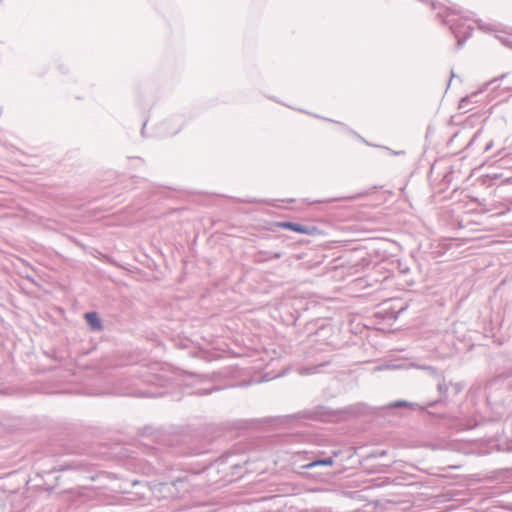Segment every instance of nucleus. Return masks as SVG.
<instances>
[{"label":"nucleus","instance_id":"obj_1","mask_svg":"<svg viewBox=\"0 0 512 512\" xmlns=\"http://www.w3.org/2000/svg\"><path fill=\"white\" fill-rule=\"evenodd\" d=\"M458 13L459 12L451 10L450 8H440V11L437 13V18L449 25L452 34L457 40V48L459 49L471 36L473 28L463 17L454 18Z\"/></svg>","mask_w":512,"mask_h":512},{"label":"nucleus","instance_id":"obj_2","mask_svg":"<svg viewBox=\"0 0 512 512\" xmlns=\"http://www.w3.org/2000/svg\"><path fill=\"white\" fill-rule=\"evenodd\" d=\"M230 371L228 369H222L217 372H213L212 374H206L201 375V381H205L206 379L212 383H214L212 386L207 388H200L197 389L194 393L197 395H208L214 391H219L221 389H224L226 387H230L231 385H217L216 382L218 380L224 379L229 375Z\"/></svg>","mask_w":512,"mask_h":512},{"label":"nucleus","instance_id":"obj_3","mask_svg":"<svg viewBox=\"0 0 512 512\" xmlns=\"http://www.w3.org/2000/svg\"><path fill=\"white\" fill-rule=\"evenodd\" d=\"M331 364V359H327L322 355H318L315 361L309 362L306 366H301L297 368V372L299 375L307 376L312 374L322 373L324 368Z\"/></svg>","mask_w":512,"mask_h":512},{"label":"nucleus","instance_id":"obj_4","mask_svg":"<svg viewBox=\"0 0 512 512\" xmlns=\"http://www.w3.org/2000/svg\"><path fill=\"white\" fill-rule=\"evenodd\" d=\"M85 319L91 330L100 331L102 329V322L96 312H87Z\"/></svg>","mask_w":512,"mask_h":512},{"label":"nucleus","instance_id":"obj_5","mask_svg":"<svg viewBox=\"0 0 512 512\" xmlns=\"http://www.w3.org/2000/svg\"><path fill=\"white\" fill-rule=\"evenodd\" d=\"M279 226L281 228L288 229V230H291V231H294V232H297V233H302V234H308L309 233V228L307 226L301 225L299 223H294V222L287 221V222L280 223Z\"/></svg>","mask_w":512,"mask_h":512},{"label":"nucleus","instance_id":"obj_6","mask_svg":"<svg viewBox=\"0 0 512 512\" xmlns=\"http://www.w3.org/2000/svg\"><path fill=\"white\" fill-rule=\"evenodd\" d=\"M322 409L324 407H317L312 410H304L302 412H299L296 417L297 418H306V419H320L322 417Z\"/></svg>","mask_w":512,"mask_h":512},{"label":"nucleus","instance_id":"obj_7","mask_svg":"<svg viewBox=\"0 0 512 512\" xmlns=\"http://www.w3.org/2000/svg\"><path fill=\"white\" fill-rule=\"evenodd\" d=\"M333 463H334L333 457H327L324 459L313 460V461L303 465L302 467L306 468V469H314L316 467H321V466H332Z\"/></svg>","mask_w":512,"mask_h":512},{"label":"nucleus","instance_id":"obj_8","mask_svg":"<svg viewBox=\"0 0 512 512\" xmlns=\"http://www.w3.org/2000/svg\"><path fill=\"white\" fill-rule=\"evenodd\" d=\"M450 384H448L445 380L441 381L437 385V390L441 396L440 400H444L447 398V394L450 388Z\"/></svg>","mask_w":512,"mask_h":512},{"label":"nucleus","instance_id":"obj_9","mask_svg":"<svg viewBox=\"0 0 512 512\" xmlns=\"http://www.w3.org/2000/svg\"><path fill=\"white\" fill-rule=\"evenodd\" d=\"M481 134H482V130H478L477 132H475V134L473 135V137L470 139V141L468 142L467 146H466V149L468 150H473L474 149V146L476 145L477 141L480 139L481 137Z\"/></svg>","mask_w":512,"mask_h":512},{"label":"nucleus","instance_id":"obj_10","mask_svg":"<svg viewBox=\"0 0 512 512\" xmlns=\"http://www.w3.org/2000/svg\"><path fill=\"white\" fill-rule=\"evenodd\" d=\"M413 403H409L404 400L395 401L388 405V408H400V407H407V406H413Z\"/></svg>","mask_w":512,"mask_h":512},{"label":"nucleus","instance_id":"obj_11","mask_svg":"<svg viewBox=\"0 0 512 512\" xmlns=\"http://www.w3.org/2000/svg\"><path fill=\"white\" fill-rule=\"evenodd\" d=\"M450 386L452 387L455 394H458L462 390V385L460 383H450Z\"/></svg>","mask_w":512,"mask_h":512},{"label":"nucleus","instance_id":"obj_12","mask_svg":"<svg viewBox=\"0 0 512 512\" xmlns=\"http://www.w3.org/2000/svg\"><path fill=\"white\" fill-rule=\"evenodd\" d=\"M493 147V141L490 140L489 142L486 143V145L484 146V149H483V152H488L491 148Z\"/></svg>","mask_w":512,"mask_h":512},{"label":"nucleus","instance_id":"obj_13","mask_svg":"<svg viewBox=\"0 0 512 512\" xmlns=\"http://www.w3.org/2000/svg\"><path fill=\"white\" fill-rule=\"evenodd\" d=\"M469 99H470L469 96H466V97L462 98L461 101H460V108H464L465 104L469 101Z\"/></svg>","mask_w":512,"mask_h":512},{"label":"nucleus","instance_id":"obj_14","mask_svg":"<svg viewBox=\"0 0 512 512\" xmlns=\"http://www.w3.org/2000/svg\"><path fill=\"white\" fill-rule=\"evenodd\" d=\"M145 126H146V123H144L143 127H142V130H141V135L143 137H145Z\"/></svg>","mask_w":512,"mask_h":512},{"label":"nucleus","instance_id":"obj_15","mask_svg":"<svg viewBox=\"0 0 512 512\" xmlns=\"http://www.w3.org/2000/svg\"><path fill=\"white\" fill-rule=\"evenodd\" d=\"M454 77H455V74H454V72L452 71V72H451V77H450V80H449V83H448V86L450 85V83H451V81H452V79H453Z\"/></svg>","mask_w":512,"mask_h":512},{"label":"nucleus","instance_id":"obj_16","mask_svg":"<svg viewBox=\"0 0 512 512\" xmlns=\"http://www.w3.org/2000/svg\"><path fill=\"white\" fill-rule=\"evenodd\" d=\"M423 368H424V369L431 370L432 372H435V371H436L433 367H430V366H425V367H423Z\"/></svg>","mask_w":512,"mask_h":512},{"label":"nucleus","instance_id":"obj_17","mask_svg":"<svg viewBox=\"0 0 512 512\" xmlns=\"http://www.w3.org/2000/svg\"><path fill=\"white\" fill-rule=\"evenodd\" d=\"M502 41H503V43H504L505 45H507V46H509V45H510V42H508L507 40H502Z\"/></svg>","mask_w":512,"mask_h":512},{"label":"nucleus","instance_id":"obj_18","mask_svg":"<svg viewBox=\"0 0 512 512\" xmlns=\"http://www.w3.org/2000/svg\"><path fill=\"white\" fill-rule=\"evenodd\" d=\"M357 138H360L362 142H365V139L363 137H360V135H357Z\"/></svg>","mask_w":512,"mask_h":512},{"label":"nucleus","instance_id":"obj_19","mask_svg":"<svg viewBox=\"0 0 512 512\" xmlns=\"http://www.w3.org/2000/svg\"><path fill=\"white\" fill-rule=\"evenodd\" d=\"M357 138H360L362 142H365V139L363 137H360V135H357Z\"/></svg>","mask_w":512,"mask_h":512},{"label":"nucleus","instance_id":"obj_20","mask_svg":"<svg viewBox=\"0 0 512 512\" xmlns=\"http://www.w3.org/2000/svg\"><path fill=\"white\" fill-rule=\"evenodd\" d=\"M357 138H360L362 142H365V139L363 137H360V135H357Z\"/></svg>","mask_w":512,"mask_h":512},{"label":"nucleus","instance_id":"obj_21","mask_svg":"<svg viewBox=\"0 0 512 512\" xmlns=\"http://www.w3.org/2000/svg\"><path fill=\"white\" fill-rule=\"evenodd\" d=\"M357 138H360L362 142H365V139L363 137H360V135H357Z\"/></svg>","mask_w":512,"mask_h":512},{"label":"nucleus","instance_id":"obj_22","mask_svg":"<svg viewBox=\"0 0 512 512\" xmlns=\"http://www.w3.org/2000/svg\"><path fill=\"white\" fill-rule=\"evenodd\" d=\"M394 154H403L404 152L403 151H400V152H393Z\"/></svg>","mask_w":512,"mask_h":512}]
</instances>
